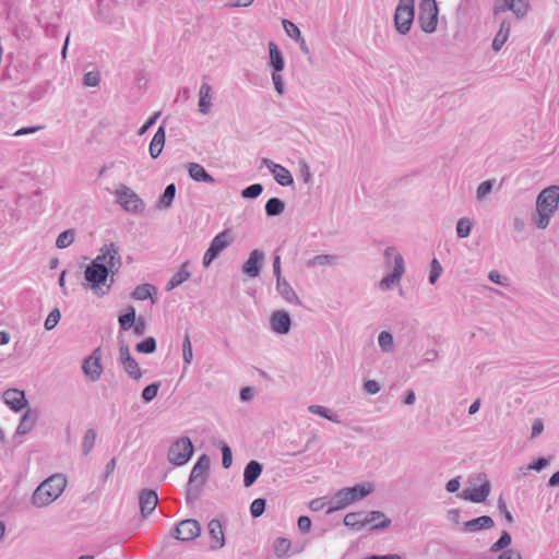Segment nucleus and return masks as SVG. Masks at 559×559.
<instances>
[{
    "label": "nucleus",
    "mask_w": 559,
    "mask_h": 559,
    "mask_svg": "<svg viewBox=\"0 0 559 559\" xmlns=\"http://www.w3.org/2000/svg\"><path fill=\"white\" fill-rule=\"evenodd\" d=\"M559 186L552 185L543 189L536 199L537 218L534 219L536 226L545 229L558 209Z\"/></svg>",
    "instance_id": "nucleus-1"
},
{
    "label": "nucleus",
    "mask_w": 559,
    "mask_h": 559,
    "mask_svg": "<svg viewBox=\"0 0 559 559\" xmlns=\"http://www.w3.org/2000/svg\"><path fill=\"white\" fill-rule=\"evenodd\" d=\"M67 486V479L61 474H55L44 480L33 492L32 504L36 508L49 506L61 496Z\"/></svg>",
    "instance_id": "nucleus-2"
},
{
    "label": "nucleus",
    "mask_w": 559,
    "mask_h": 559,
    "mask_svg": "<svg viewBox=\"0 0 559 559\" xmlns=\"http://www.w3.org/2000/svg\"><path fill=\"white\" fill-rule=\"evenodd\" d=\"M372 491V484H357L353 487L342 488L330 499L331 506L326 510V514L345 509L349 504L364 499Z\"/></svg>",
    "instance_id": "nucleus-3"
},
{
    "label": "nucleus",
    "mask_w": 559,
    "mask_h": 559,
    "mask_svg": "<svg viewBox=\"0 0 559 559\" xmlns=\"http://www.w3.org/2000/svg\"><path fill=\"white\" fill-rule=\"evenodd\" d=\"M84 278L87 286L98 296L106 295L114 283L112 270L97 263H90L86 266Z\"/></svg>",
    "instance_id": "nucleus-4"
},
{
    "label": "nucleus",
    "mask_w": 559,
    "mask_h": 559,
    "mask_svg": "<svg viewBox=\"0 0 559 559\" xmlns=\"http://www.w3.org/2000/svg\"><path fill=\"white\" fill-rule=\"evenodd\" d=\"M211 466L210 457L206 454H202L197 463L193 465L187 488V501H192L199 498L201 487L204 485L207 476V472Z\"/></svg>",
    "instance_id": "nucleus-5"
},
{
    "label": "nucleus",
    "mask_w": 559,
    "mask_h": 559,
    "mask_svg": "<svg viewBox=\"0 0 559 559\" xmlns=\"http://www.w3.org/2000/svg\"><path fill=\"white\" fill-rule=\"evenodd\" d=\"M384 257L388 262L393 261V272L386 276H384L379 282V288L382 290L391 289L396 286L405 272V263L402 254L397 251L395 247H388L384 250Z\"/></svg>",
    "instance_id": "nucleus-6"
},
{
    "label": "nucleus",
    "mask_w": 559,
    "mask_h": 559,
    "mask_svg": "<svg viewBox=\"0 0 559 559\" xmlns=\"http://www.w3.org/2000/svg\"><path fill=\"white\" fill-rule=\"evenodd\" d=\"M192 454L193 444L190 438L180 437L170 444L167 459L175 466H182L189 462Z\"/></svg>",
    "instance_id": "nucleus-7"
},
{
    "label": "nucleus",
    "mask_w": 559,
    "mask_h": 559,
    "mask_svg": "<svg viewBox=\"0 0 559 559\" xmlns=\"http://www.w3.org/2000/svg\"><path fill=\"white\" fill-rule=\"evenodd\" d=\"M415 16V0H400L394 14L396 31L405 35L409 32Z\"/></svg>",
    "instance_id": "nucleus-8"
},
{
    "label": "nucleus",
    "mask_w": 559,
    "mask_h": 559,
    "mask_svg": "<svg viewBox=\"0 0 559 559\" xmlns=\"http://www.w3.org/2000/svg\"><path fill=\"white\" fill-rule=\"evenodd\" d=\"M117 203L123 207L124 211L140 214L144 211L145 204L143 200L129 187L121 185L116 190Z\"/></svg>",
    "instance_id": "nucleus-9"
},
{
    "label": "nucleus",
    "mask_w": 559,
    "mask_h": 559,
    "mask_svg": "<svg viewBox=\"0 0 559 559\" xmlns=\"http://www.w3.org/2000/svg\"><path fill=\"white\" fill-rule=\"evenodd\" d=\"M418 22L425 33H432L438 24V7L436 0H421L419 3Z\"/></svg>",
    "instance_id": "nucleus-10"
},
{
    "label": "nucleus",
    "mask_w": 559,
    "mask_h": 559,
    "mask_svg": "<svg viewBox=\"0 0 559 559\" xmlns=\"http://www.w3.org/2000/svg\"><path fill=\"white\" fill-rule=\"evenodd\" d=\"M91 263L108 266V269L112 270V276H115L122 265L119 248L114 242L104 245L99 250V254Z\"/></svg>",
    "instance_id": "nucleus-11"
},
{
    "label": "nucleus",
    "mask_w": 559,
    "mask_h": 559,
    "mask_svg": "<svg viewBox=\"0 0 559 559\" xmlns=\"http://www.w3.org/2000/svg\"><path fill=\"white\" fill-rule=\"evenodd\" d=\"M230 242L231 237L228 230H224L216 235L203 255V266L209 267L219 253L230 245Z\"/></svg>",
    "instance_id": "nucleus-12"
},
{
    "label": "nucleus",
    "mask_w": 559,
    "mask_h": 559,
    "mask_svg": "<svg viewBox=\"0 0 559 559\" xmlns=\"http://www.w3.org/2000/svg\"><path fill=\"white\" fill-rule=\"evenodd\" d=\"M119 364L130 378L140 380L143 377V370L139 367L138 361L131 355L130 348L124 342L119 344Z\"/></svg>",
    "instance_id": "nucleus-13"
},
{
    "label": "nucleus",
    "mask_w": 559,
    "mask_h": 559,
    "mask_svg": "<svg viewBox=\"0 0 559 559\" xmlns=\"http://www.w3.org/2000/svg\"><path fill=\"white\" fill-rule=\"evenodd\" d=\"M102 350L100 347L95 348L92 354L83 360L82 370L85 377L92 381L96 382L103 372L102 366Z\"/></svg>",
    "instance_id": "nucleus-14"
},
{
    "label": "nucleus",
    "mask_w": 559,
    "mask_h": 559,
    "mask_svg": "<svg viewBox=\"0 0 559 559\" xmlns=\"http://www.w3.org/2000/svg\"><path fill=\"white\" fill-rule=\"evenodd\" d=\"M201 525L194 519H187L179 522L175 528V538L181 542H190L199 537Z\"/></svg>",
    "instance_id": "nucleus-15"
},
{
    "label": "nucleus",
    "mask_w": 559,
    "mask_h": 559,
    "mask_svg": "<svg viewBox=\"0 0 559 559\" xmlns=\"http://www.w3.org/2000/svg\"><path fill=\"white\" fill-rule=\"evenodd\" d=\"M262 163L273 174L278 185L283 187L293 185L294 178L289 170L284 166L276 164L269 158H263Z\"/></svg>",
    "instance_id": "nucleus-16"
},
{
    "label": "nucleus",
    "mask_w": 559,
    "mask_h": 559,
    "mask_svg": "<svg viewBox=\"0 0 559 559\" xmlns=\"http://www.w3.org/2000/svg\"><path fill=\"white\" fill-rule=\"evenodd\" d=\"M271 329L277 334H287L290 331L292 319L287 311L276 310L270 319Z\"/></svg>",
    "instance_id": "nucleus-17"
},
{
    "label": "nucleus",
    "mask_w": 559,
    "mask_h": 559,
    "mask_svg": "<svg viewBox=\"0 0 559 559\" xmlns=\"http://www.w3.org/2000/svg\"><path fill=\"white\" fill-rule=\"evenodd\" d=\"M158 503V496L153 489H144L140 492L139 496V506L141 510V514L143 518H146L151 514Z\"/></svg>",
    "instance_id": "nucleus-18"
},
{
    "label": "nucleus",
    "mask_w": 559,
    "mask_h": 559,
    "mask_svg": "<svg viewBox=\"0 0 559 559\" xmlns=\"http://www.w3.org/2000/svg\"><path fill=\"white\" fill-rule=\"evenodd\" d=\"M263 260L264 253L258 249L253 250L242 265L243 273L250 277H258L260 275Z\"/></svg>",
    "instance_id": "nucleus-19"
},
{
    "label": "nucleus",
    "mask_w": 559,
    "mask_h": 559,
    "mask_svg": "<svg viewBox=\"0 0 559 559\" xmlns=\"http://www.w3.org/2000/svg\"><path fill=\"white\" fill-rule=\"evenodd\" d=\"M3 401L14 412H19L27 405L24 392L17 389H8L3 393Z\"/></svg>",
    "instance_id": "nucleus-20"
},
{
    "label": "nucleus",
    "mask_w": 559,
    "mask_h": 559,
    "mask_svg": "<svg viewBox=\"0 0 559 559\" xmlns=\"http://www.w3.org/2000/svg\"><path fill=\"white\" fill-rule=\"evenodd\" d=\"M489 493H490V484H489V481H486V483L481 484L479 487L463 490L460 496L463 497L465 500H468V501H472L475 503H480L487 499Z\"/></svg>",
    "instance_id": "nucleus-21"
},
{
    "label": "nucleus",
    "mask_w": 559,
    "mask_h": 559,
    "mask_svg": "<svg viewBox=\"0 0 559 559\" xmlns=\"http://www.w3.org/2000/svg\"><path fill=\"white\" fill-rule=\"evenodd\" d=\"M365 525H370L371 530L386 528L391 524V520L381 511H370L364 513Z\"/></svg>",
    "instance_id": "nucleus-22"
},
{
    "label": "nucleus",
    "mask_w": 559,
    "mask_h": 559,
    "mask_svg": "<svg viewBox=\"0 0 559 559\" xmlns=\"http://www.w3.org/2000/svg\"><path fill=\"white\" fill-rule=\"evenodd\" d=\"M207 527L211 536V549H221L225 545V537L221 522L213 519L210 521Z\"/></svg>",
    "instance_id": "nucleus-23"
},
{
    "label": "nucleus",
    "mask_w": 559,
    "mask_h": 559,
    "mask_svg": "<svg viewBox=\"0 0 559 559\" xmlns=\"http://www.w3.org/2000/svg\"><path fill=\"white\" fill-rule=\"evenodd\" d=\"M263 471V466L258 461H250L243 469V485L245 487L249 488L251 487L257 479L260 477L261 473Z\"/></svg>",
    "instance_id": "nucleus-24"
},
{
    "label": "nucleus",
    "mask_w": 559,
    "mask_h": 559,
    "mask_svg": "<svg viewBox=\"0 0 559 559\" xmlns=\"http://www.w3.org/2000/svg\"><path fill=\"white\" fill-rule=\"evenodd\" d=\"M188 173L191 179H193L197 182H206V183H214L215 179L212 175H210L206 169L198 164V163H190L188 164Z\"/></svg>",
    "instance_id": "nucleus-25"
},
{
    "label": "nucleus",
    "mask_w": 559,
    "mask_h": 559,
    "mask_svg": "<svg viewBox=\"0 0 559 559\" xmlns=\"http://www.w3.org/2000/svg\"><path fill=\"white\" fill-rule=\"evenodd\" d=\"M495 522L489 515H481L464 523L465 532H477L481 530H489L493 527Z\"/></svg>",
    "instance_id": "nucleus-26"
},
{
    "label": "nucleus",
    "mask_w": 559,
    "mask_h": 559,
    "mask_svg": "<svg viewBox=\"0 0 559 559\" xmlns=\"http://www.w3.org/2000/svg\"><path fill=\"white\" fill-rule=\"evenodd\" d=\"M212 86L203 82L199 90V111L203 115H207L212 108Z\"/></svg>",
    "instance_id": "nucleus-27"
},
{
    "label": "nucleus",
    "mask_w": 559,
    "mask_h": 559,
    "mask_svg": "<svg viewBox=\"0 0 559 559\" xmlns=\"http://www.w3.org/2000/svg\"><path fill=\"white\" fill-rule=\"evenodd\" d=\"M165 140H166L165 127L159 126V128L155 132V134L150 143V147H148L150 155L152 158H157L160 155V153L164 148V145H165Z\"/></svg>",
    "instance_id": "nucleus-28"
},
{
    "label": "nucleus",
    "mask_w": 559,
    "mask_h": 559,
    "mask_svg": "<svg viewBox=\"0 0 559 559\" xmlns=\"http://www.w3.org/2000/svg\"><path fill=\"white\" fill-rule=\"evenodd\" d=\"M276 289L278 294L289 304L293 305H300L301 301L297 294L295 293L294 288L290 286V284L286 281H278L276 282Z\"/></svg>",
    "instance_id": "nucleus-29"
},
{
    "label": "nucleus",
    "mask_w": 559,
    "mask_h": 559,
    "mask_svg": "<svg viewBox=\"0 0 559 559\" xmlns=\"http://www.w3.org/2000/svg\"><path fill=\"white\" fill-rule=\"evenodd\" d=\"M269 55H270V66L274 69L275 72H281L284 70L285 61L282 55V51L274 43H269Z\"/></svg>",
    "instance_id": "nucleus-30"
},
{
    "label": "nucleus",
    "mask_w": 559,
    "mask_h": 559,
    "mask_svg": "<svg viewBox=\"0 0 559 559\" xmlns=\"http://www.w3.org/2000/svg\"><path fill=\"white\" fill-rule=\"evenodd\" d=\"M190 276H191V273L189 271V262H185L181 265L180 270L177 273H175L171 276V278L169 280V282L167 283L166 290L169 292V290L175 289L180 284L186 282Z\"/></svg>",
    "instance_id": "nucleus-31"
},
{
    "label": "nucleus",
    "mask_w": 559,
    "mask_h": 559,
    "mask_svg": "<svg viewBox=\"0 0 559 559\" xmlns=\"http://www.w3.org/2000/svg\"><path fill=\"white\" fill-rule=\"evenodd\" d=\"M37 420L36 412L32 409H27L26 413L22 416L21 421L17 426L16 432L19 435H25L29 432L35 426Z\"/></svg>",
    "instance_id": "nucleus-32"
},
{
    "label": "nucleus",
    "mask_w": 559,
    "mask_h": 559,
    "mask_svg": "<svg viewBox=\"0 0 559 559\" xmlns=\"http://www.w3.org/2000/svg\"><path fill=\"white\" fill-rule=\"evenodd\" d=\"M510 34V24L506 21H503L500 24L499 32L496 34L493 40H492V49L495 51H499L504 43L507 41Z\"/></svg>",
    "instance_id": "nucleus-33"
},
{
    "label": "nucleus",
    "mask_w": 559,
    "mask_h": 559,
    "mask_svg": "<svg viewBox=\"0 0 559 559\" xmlns=\"http://www.w3.org/2000/svg\"><path fill=\"white\" fill-rule=\"evenodd\" d=\"M344 524L355 531L362 530L365 525L364 512H350L344 518Z\"/></svg>",
    "instance_id": "nucleus-34"
},
{
    "label": "nucleus",
    "mask_w": 559,
    "mask_h": 559,
    "mask_svg": "<svg viewBox=\"0 0 559 559\" xmlns=\"http://www.w3.org/2000/svg\"><path fill=\"white\" fill-rule=\"evenodd\" d=\"M176 197V186L175 183H169L163 194L159 197L158 200V207L162 210H167L171 206L174 200Z\"/></svg>",
    "instance_id": "nucleus-35"
},
{
    "label": "nucleus",
    "mask_w": 559,
    "mask_h": 559,
    "mask_svg": "<svg viewBox=\"0 0 559 559\" xmlns=\"http://www.w3.org/2000/svg\"><path fill=\"white\" fill-rule=\"evenodd\" d=\"M308 411L312 414L319 415L332 423L340 424V417L336 413H333L331 409L321 406V405H310Z\"/></svg>",
    "instance_id": "nucleus-36"
},
{
    "label": "nucleus",
    "mask_w": 559,
    "mask_h": 559,
    "mask_svg": "<svg viewBox=\"0 0 559 559\" xmlns=\"http://www.w3.org/2000/svg\"><path fill=\"white\" fill-rule=\"evenodd\" d=\"M135 320H136L135 308L132 306H129L127 308L126 313L119 316L118 321H119L120 329L123 331H128L129 329H131L133 326Z\"/></svg>",
    "instance_id": "nucleus-37"
},
{
    "label": "nucleus",
    "mask_w": 559,
    "mask_h": 559,
    "mask_svg": "<svg viewBox=\"0 0 559 559\" xmlns=\"http://www.w3.org/2000/svg\"><path fill=\"white\" fill-rule=\"evenodd\" d=\"M285 210V203L278 198H271L265 204V213L267 216H278Z\"/></svg>",
    "instance_id": "nucleus-38"
},
{
    "label": "nucleus",
    "mask_w": 559,
    "mask_h": 559,
    "mask_svg": "<svg viewBox=\"0 0 559 559\" xmlns=\"http://www.w3.org/2000/svg\"><path fill=\"white\" fill-rule=\"evenodd\" d=\"M153 293H155V287L151 284H141L134 288L131 294V297L136 300H146L152 298Z\"/></svg>",
    "instance_id": "nucleus-39"
},
{
    "label": "nucleus",
    "mask_w": 559,
    "mask_h": 559,
    "mask_svg": "<svg viewBox=\"0 0 559 559\" xmlns=\"http://www.w3.org/2000/svg\"><path fill=\"white\" fill-rule=\"evenodd\" d=\"M290 546H292V544H290L289 539H287L285 537H277L273 543L274 554L278 558H283L288 554Z\"/></svg>",
    "instance_id": "nucleus-40"
},
{
    "label": "nucleus",
    "mask_w": 559,
    "mask_h": 559,
    "mask_svg": "<svg viewBox=\"0 0 559 559\" xmlns=\"http://www.w3.org/2000/svg\"><path fill=\"white\" fill-rule=\"evenodd\" d=\"M75 237L74 229H67L59 234L56 240V247L59 249L68 248L73 241Z\"/></svg>",
    "instance_id": "nucleus-41"
},
{
    "label": "nucleus",
    "mask_w": 559,
    "mask_h": 559,
    "mask_svg": "<svg viewBox=\"0 0 559 559\" xmlns=\"http://www.w3.org/2000/svg\"><path fill=\"white\" fill-rule=\"evenodd\" d=\"M378 343L382 352L390 353L394 348L393 335L388 331L380 332Z\"/></svg>",
    "instance_id": "nucleus-42"
},
{
    "label": "nucleus",
    "mask_w": 559,
    "mask_h": 559,
    "mask_svg": "<svg viewBox=\"0 0 559 559\" xmlns=\"http://www.w3.org/2000/svg\"><path fill=\"white\" fill-rule=\"evenodd\" d=\"M511 540V535L507 531H502L498 540L491 545L490 552L496 554L506 550Z\"/></svg>",
    "instance_id": "nucleus-43"
},
{
    "label": "nucleus",
    "mask_w": 559,
    "mask_h": 559,
    "mask_svg": "<svg viewBox=\"0 0 559 559\" xmlns=\"http://www.w3.org/2000/svg\"><path fill=\"white\" fill-rule=\"evenodd\" d=\"M473 223L467 217H462L456 223V235L459 238H466L472 231Z\"/></svg>",
    "instance_id": "nucleus-44"
},
{
    "label": "nucleus",
    "mask_w": 559,
    "mask_h": 559,
    "mask_svg": "<svg viewBox=\"0 0 559 559\" xmlns=\"http://www.w3.org/2000/svg\"><path fill=\"white\" fill-rule=\"evenodd\" d=\"M135 349L141 354H152L156 350V341L153 336L145 337L136 344Z\"/></svg>",
    "instance_id": "nucleus-45"
},
{
    "label": "nucleus",
    "mask_w": 559,
    "mask_h": 559,
    "mask_svg": "<svg viewBox=\"0 0 559 559\" xmlns=\"http://www.w3.org/2000/svg\"><path fill=\"white\" fill-rule=\"evenodd\" d=\"M336 260L335 255L332 254H319L307 261L308 267H314L318 265L332 264Z\"/></svg>",
    "instance_id": "nucleus-46"
},
{
    "label": "nucleus",
    "mask_w": 559,
    "mask_h": 559,
    "mask_svg": "<svg viewBox=\"0 0 559 559\" xmlns=\"http://www.w3.org/2000/svg\"><path fill=\"white\" fill-rule=\"evenodd\" d=\"M95 440H96L95 430L87 429L84 435L83 442H82V450L85 455H87L91 452V450L93 449Z\"/></svg>",
    "instance_id": "nucleus-47"
},
{
    "label": "nucleus",
    "mask_w": 559,
    "mask_h": 559,
    "mask_svg": "<svg viewBox=\"0 0 559 559\" xmlns=\"http://www.w3.org/2000/svg\"><path fill=\"white\" fill-rule=\"evenodd\" d=\"M182 358L186 365H190L193 359L192 344L190 341V335L188 333L185 335L182 343Z\"/></svg>",
    "instance_id": "nucleus-48"
},
{
    "label": "nucleus",
    "mask_w": 559,
    "mask_h": 559,
    "mask_svg": "<svg viewBox=\"0 0 559 559\" xmlns=\"http://www.w3.org/2000/svg\"><path fill=\"white\" fill-rule=\"evenodd\" d=\"M159 383L154 382L145 386L142 391V399L145 403L152 402L158 394Z\"/></svg>",
    "instance_id": "nucleus-49"
},
{
    "label": "nucleus",
    "mask_w": 559,
    "mask_h": 559,
    "mask_svg": "<svg viewBox=\"0 0 559 559\" xmlns=\"http://www.w3.org/2000/svg\"><path fill=\"white\" fill-rule=\"evenodd\" d=\"M282 24L288 37L296 41L301 39V32L295 23L288 20H283Z\"/></svg>",
    "instance_id": "nucleus-50"
},
{
    "label": "nucleus",
    "mask_w": 559,
    "mask_h": 559,
    "mask_svg": "<svg viewBox=\"0 0 559 559\" xmlns=\"http://www.w3.org/2000/svg\"><path fill=\"white\" fill-rule=\"evenodd\" d=\"M495 180H486L483 181L477 190H476V198L478 201H483L487 198V195L492 191Z\"/></svg>",
    "instance_id": "nucleus-51"
},
{
    "label": "nucleus",
    "mask_w": 559,
    "mask_h": 559,
    "mask_svg": "<svg viewBox=\"0 0 559 559\" xmlns=\"http://www.w3.org/2000/svg\"><path fill=\"white\" fill-rule=\"evenodd\" d=\"M262 191L263 186L261 183H252L241 191V197L245 199H255L262 193Z\"/></svg>",
    "instance_id": "nucleus-52"
},
{
    "label": "nucleus",
    "mask_w": 559,
    "mask_h": 559,
    "mask_svg": "<svg viewBox=\"0 0 559 559\" xmlns=\"http://www.w3.org/2000/svg\"><path fill=\"white\" fill-rule=\"evenodd\" d=\"M265 507H266V500L263 499V498H257L252 501L251 506H250V513L253 518H259L261 516L264 511H265Z\"/></svg>",
    "instance_id": "nucleus-53"
},
{
    "label": "nucleus",
    "mask_w": 559,
    "mask_h": 559,
    "mask_svg": "<svg viewBox=\"0 0 559 559\" xmlns=\"http://www.w3.org/2000/svg\"><path fill=\"white\" fill-rule=\"evenodd\" d=\"M60 319H61L60 310L58 308H55L53 310L50 311V313L48 314V317L45 320V323H44L45 329L47 331L52 330L59 323Z\"/></svg>",
    "instance_id": "nucleus-54"
},
{
    "label": "nucleus",
    "mask_w": 559,
    "mask_h": 559,
    "mask_svg": "<svg viewBox=\"0 0 559 559\" xmlns=\"http://www.w3.org/2000/svg\"><path fill=\"white\" fill-rule=\"evenodd\" d=\"M100 82V74L97 71H90L84 74L83 84L88 87L98 86Z\"/></svg>",
    "instance_id": "nucleus-55"
},
{
    "label": "nucleus",
    "mask_w": 559,
    "mask_h": 559,
    "mask_svg": "<svg viewBox=\"0 0 559 559\" xmlns=\"http://www.w3.org/2000/svg\"><path fill=\"white\" fill-rule=\"evenodd\" d=\"M442 273V266L437 259H433L430 264L429 283L435 284Z\"/></svg>",
    "instance_id": "nucleus-56"
},
{
    "label": "nucleus",
    "mask_w": 559,
    "mask_h": 559,
    "mask_svg": "<svg viewBox=\"0 0 559 559\" xmlns=\"http://www.w3.org/2000/svg\"><path fill=\"white\" fill-rule=\"evenodd\" d=\"M222 464L224 468H229L233 463V453L227 443L222 442Z\"/></svg>",
    "instance_id": "nucleus-57"
},
{
    "label": "nucleus",
    "mask_w": 559,
    "mask_h": 559,
    "mask_svg": "<svg viewBox=\"0 0 559 559\" xmlns=\"http://www.w3.org/2000/svg\"><path fill=\"white\" fill-rule=\"evenodd\" d=\"M528 4L525 0H515L512 12L516 17L522 19L527 14Z\"/></svg>",
    "instance_id": "nucleus-58"
},
{
    "label": "nucleus",
    "mask_w": 559,
    "mask_h": 559,
    "mask_svg": "<svg viewBox=\"0 0 559 559\" xmlns=\"http://www.w3.org/2000/svg\"><path fill=\"white\" fill-rule=\"evenodd\" d=\"M515 0H497L493 5L495 14L512 11Z\"/></svg>",
    "instance_id": "nucleus-59"
},
{
    "label": "nucleus",
    "mask_w": 559,
    "mask_h": 559,
    "mask_svg": "<svg viewBox=\"0 0 559 559\" xmlns=\"http://www.w3.org/2000/svg\"><path fill=\"white\" fill-rule=\"evenodd\" d=\"M326 506H328V508L331 506V503H330V499L328 500V498H326V497L316 498V499L311 500V501H310V503H309V508H310L312 511H321V510H323Z\"/></svg>",
    "instance_id": "nucleus-60"
},
{
    "label": "nucleus",
    "mask_w": 559,
    "mask_h": 559,
    "mask_svg": "<svg viewBox=\"0 0 559 559\" xmlns=\"http://www.w3.org/2000/svg\"><path fill=\"white\" fill-rule=\"evenodd\" d=\"M550 460L551 457H538L536 461L530 464L527 468L540 472L542 469L549 465Z\"/></svg>",
    "instance_id": "nucleus-61"
},
{
    "label": "nucleus",
    "mask_w": 559,
    "mask_h": 559,
    "mask_svg": "<svg viewBox=\"0 0 559 559\" xmlns=\"http://www.w3.org/2000/svg\"><path fill=\"white\" fill-rule=\"evenodd\" d=\"M498 559H522V555L519 550L509 548L502 551H499Z\"/></svg>",
    "instance_id": "nucleus-62"
},
{
    "label": "nucleus",
    "mask_w": 559,
    "mask_h": 559,
    "mask_svg": "<svg viewBox=\"0 0 559 559\" xmlns=\"http://www.w3.org/2000/svg\"><path fill=\"white\" fill-rule=\"evenodd\" d=\"M364 391L369 395H374L380 391V384L376 380H367L364 383Z\"/></svg>",
    "instance_id": "nucleus-63"
},
{
    "label": "nucleus",
    "mask_w": 559,
    "mask_h": 559,
    "mask_svg": "<svg viewBox=\"0 0 559 559\" xmlns=\"http://www.w3.org/2000/svg\"><path fill=\"white\" fill-rule=\"evenodd\" d=\"M544 431V421L542 418H535L532 425L531 438L535 439Z\"/></svg>",
    "instance_id": "nucleus-64"
}]
</instances>
